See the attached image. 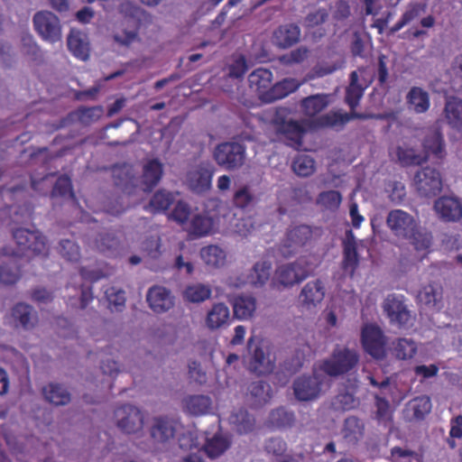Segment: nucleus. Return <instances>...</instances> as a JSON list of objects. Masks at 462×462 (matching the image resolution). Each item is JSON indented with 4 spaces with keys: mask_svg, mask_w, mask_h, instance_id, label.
Segmentation results:
<instances>
[{
    "mask_svg": "<svg viewBox=\"0 0 462 462\" xmlns=\"http://www.w3.org/2000/svg\"><path fill=\"white\" fill-rule=\"evenodd\" d=\"M442 299V287L436 282L429 283L419 291L418 300L428 307H437Z\"/></svg>",
    "mask_w": 462,
    "mask_h": 462,
    "instance_id": "nucleus-38",
    "label": "nucleus"
},
{
    "mask_svg": "<svg viewBox=\"0 0 462 462\" xmlns=\"http://www.w3.org/2000/svg\"><path fill=\"white\" fill-rule=\"evenodd\" d=\"M13 237L23 253L32 252L35 255L47 254L46 238L38 230L16 228L13 232Z\"/></svg>",
    "mask_w": 462,
    "mask_h": 462,
    "instance_id": "nucleus-9",
    "label": "nucleus"
},
{
    "mask_svg": "<svg viewBox=\"0 0 462 462\" xmlns=\"http://www.w3.org/2000/svg\"><path fill=\"white\" fill-rule=\"evenodd\" d=\"M127 23H134V29L128 31L123 30L121 33L114 34L113 38L116 42H117L120 46H130L134 42L138 39V22L134 20L133 18L126 19Z\"/></svg>",
    "mask_w": 462,
    "mask_h": 462,
    "instance_id": "nucleus-56",
    "label": "nucleus"
},
{
    "mask_svg": "<svg viewBox=\"0 0 462 462\" xmlns=\"http://www.w3.org/2000/svg\"><path fill=\"white\" fill-rule=\"evenodd\" d=\"M149 307L156 313H163L172 308L174 301L171 291L163 286H152L146 296Z\"/></svg>",
    "mask_w": 462,
    "mask_h": 462,
    "instance_id": "nucleus-19",
    "label": "nucleus"
},
{
    "mask_svg": "<svg viewBox=\"0 0 462 462\" xmlns=\"http://www.w3.org/2000/svg\"><path fill=\"white\" fill-rule=\"evenodd\" d=\"M184 405L189 413L199 416L209 412L212 402L206 395H191L184 400Z\"/></svg>",
    "mask_w": 462,
    "mask_h": 462,
    "instance_id": "nucleus-37",
    "label": "nucleus"
},
{
    "mask_svg": "<svg viewBox=\"0 0 462 462\" xmlns=\"http://www.w3.org/2000/svg\"><path fill=\"white\" fill-rule=\"evenodd\" d=\"M342 201L341 193L337 190H328L319 193L317 199L318 204L325 208L335 211L337 210Z\"/></svg>",
    "mask_w": 462,
    "mask_h": 462,
    "instance_id": "nucleus-52",
    "label": "nucleus"
},
{
    "mask_svg": "<svg viewBox=\"0 0 462 462\" xmlns=\"http://www.w3.org/2000/svg\"><path fill=\"white\" fill-rule=\"evenodd\" d=\"M300 86V83L295 79H284L273 85L268 91L263 95V101L272 103L278 99L286 97L291 93L295 92Z\"/></svg>",
    "mask_w": 462,
    "mask_h": 462,
    "instance_id": "nucleus-23",
    "label": "nucleus"
},
{
    "mask_svg": "<svg viewBox=\"0 0 462 462\" xmlns=\"http://www.w3.org/2000/svg\"><path fill=\"white\" fill-rule=\"evenodd\" d=\"M215 168L210 162H202L187 174V183L191 191L202 194L208 191L212 186Z\"/></svg>",
    "mask_w": 462,
    "mask_h": 462,
    "instance_id": "nucleus-11",
    "label": "nucleus"
},
{
    "mask_svg": "<svg viewBox=\"0 0 462 462\" xmlns=\"http://www.w3.org/2000/svg\"><path fill=\"white\" fill-rule=\"evenodd\" d=\"M310 273L308 262L299 258L295 262L279 265L274 272L272 283L278 289L291 288L306 280Z\"/></svg>",
    "mask_w": 462,
    "mask_h": 462,
    "instance_id": "nucleus-2",
    "label": "nucleus"
},
{
    "mask_svg": "<svg viewBox=\"0 0 462 462\" xmlns=\"http://www.w3.org/2000/svg\"><path fill=\"white\" fill-rule=\"evenodd\" d=\"M248 389L258 405L265 404L271 399V387L263 381L253 382Z\"/></svg>",
    "mask_w": 462,
    "mask_h": 462,
    "instance_id": "nucleus-51",
    "label": "nucleus"
},
{
    "mask_svg": "<svg viewBox=\"0 0 462 462\" xmlns=\"http://www.w3.org/2000/svg\"><path fill=\"white\" fill-rule=\"evenodd\" d=\"M272 264L268 261L257 262L251 273L252 283L256 286H263L269 280Z\"/></svg>",
    "mask_w": 462,
    "mask_h": 462,
    "instance_id": "nucleus-50",
    "label": "nucleus"
},
{
    "mask_svg": "<svg viewBox=\"0 0 462 462\" xmlns=\"http://www.w3.org/2000/svg\"><path fill=\"white\" fill-rule=\"evenodd\" d=\"M273 72L264 68H258L248 76L249 87L254 89L263 100V95L272 87Z\"/></svg>",
    "mask_w": 462,
    "mask_h": 462,
    "instance_id": "nucleus-29",
    "label": "nucleus"
},
{
    "mask_svg": "<svg viewBox=\"0 0 462 462\" xmlns=\"http://www.w3.org/2000/svg\"><path fill=\"white\" fill-rule=\"evenodd\" d=\"M292 170L298 176L309 177L315 171V161L307 154H299L292 162Z\"/></svg>",
    "mask_w": 462,
    "mask_h": 462,
    "instance_id": "nucleus-48",
    "label": "nucleus"
},
{
    "mask_svg": "<svg viewBox=\"0 0 462 462\" xmlns=\"http://www.w3.org/2000/svg\"><path fill=\"white\" fill-rule=\"evenodd\" d=\"M67 195L74 196L71 180L66 175H61L57 179L52 188L51 197H65Z\"/></svg>",
    "mask_w": 462,
    "mask_h": 462,
    "instance_id": "nucleus-61",
    "label": "nucleus"
},
{
    "mask_svg": "<svg viewBox=\"0 0 462 462\" xmlns=\"http://www.w3.org/2000/svg\"><path fill=\"white\" fill-rule=\"evenodd\" d=\"M179 427L180 423L176 420L168 417H157L154 419L151 429V436L156 442L166 443L174 438Z\"/></svg>",
    "mask_w": 462,
    "mask_h": 462,
    "instance_id": "nucleus-21",
    "label": "nucleus"
},
{
    "mask_svg": "<svg viewBox=\"0 0 462 462\" xmlns=\"http://www.w3.org/2000/svg\"><path fill=\"white\" fill-rule=\"evenodd\" d=\"M386 225L395 237L409 241L417 251H426L432 245L431 233L421 228L415 217L402 209L390 210Z\"/></svg>",
    "mask_w": 462,
    "mask_h": 462,
    "instance_id": "nucleus-1",
    "label": "nucleus"
},
{
    "mask_svg": "<svg viewBox=\"0 0 462 462\" xmlns=\"http://www.w3.org/2000/svg\"><path fill=\"white\" fill-rule=\"evenodd\" d=\"M406 104L414 113L424 114L430 106V95L420 87H411L406 95Z\"/></svg>",
    "mask_w": 462,
    "mask_h": 462,
    "instance_id": "nucleus-28",
    "label": "nucleus"
},
{
    "mask_svg": "<svg viewBox=\"0 0 462 462\" xmlns=\"http://www.w3.org/2000/svg\"><path fill=\"white\" fill-rule=\"evenodd\" d=\"M230 446V441L222 435L215 434L213 438L207 440L204 450L208 457L216 458L220 457Z\"/></svg>",
    "mask_w": 462,
    "mask_h": 462,
    "instance_id": "nucleus-47",
    "label": "nucleus"
},
{
    "mask_svg": "<svg viewBox=\"0 0 462 462\" xmlns=\"http://www.w3.org/2000/svg\"><path fill=\"white\" fill-rule=\"evenodd\" d=\"M424 10L425 5L423 4H409L400 20L393 27L390 28V33L394 34L395 32H399L405 25L417 19Z\"/></svg>",
    "mask_w": 462,
    "mask_h": 462,
    "instance_id": "nucleus-45",
    "label": "nucleus"
},
{
    "mask_svg": "<svg viewBox=\"0 0 462 462\" xmlns=\"http://www.w3.org/2000/svg\"><path fill=\"white\" fill-rule=\"evenodd\" d=\"M329 103L330 96L328 94H315L302 98L300 105L304 116L314 118L325 110Z\"/></svg>",
    "mask_w": 462,
    "mask_h": 462,
    "instance_id": "nucleus-26",
    "label": "nucleus"
},
{
    "mask_svg": "<svg viewBox=\"0 0 462 462\" xmlns=\"http://www.w3.org/2000/svg\"><path fill=\"white\" fill-rule=\"evenodd\" d=\"M33 25L39 35L45 41L55 42L61 39L60 19L51 12H37L33 16Z\"/></svg>",
    "mask_w": 462,
    "mask_h": 462,
    "instance_id": "nucleus-10",
    "label": "nucleus"
},
{
    "mask_svg": "<svg viewBox=\"0 0 462 462\" xmlns=\"http://www.w3.org/2000/svg\"><path fill=\"white\" fill-rule=\"evenodd\" d=\"M45 399L54 405H65L70 401V393L59 383H50L43 388Z\"/></svg>",
    "mask_w": 462,
    "mask_h": 462,
    "instance_id": "nucleus-43",
    "label": "nucleus"
},
{
    "mask_svg": "<svg viewBox=\"0 0 462 462\" xmlns=\"http://www.w3.org/2000/svg\"><path fill=\"white\" fill-rule=\"evenodd\" d=\"M367 116L364 114L359 113H346L342 112L341 110H331L328 113L319 116L314 119V124L318 127L325 128L330 127L334 128L337 126H344L353 118L364 119Z\"/></svg>",
    "mask_w": 462,
    "mask_h": 462,
    "instance_id": "nucleus-20",
    "label": "nucleus"
},
{
    "mask_svg": "<svg viewBox=\"0 0 462 462\" xmlns=\"http://www.w3.org/2000/svg\"><path fill=\"white\" fill-rule=\"evenodd\" d=\"M321 229L308 225L291 226L282 243L281 251L284 255L294 254L298 248L306 245L315 236H320Z\"/></svg>",
    "mask_w": 462,
    "mask_h": 462,
    "instance_id": "nucleus-5",
    "label": "nucleus"
},
{
    "mask_svg": "<svg viewBox=\"0 0 462 462\" xmlns=\"http://www.w3.org/2000/svg\"><path fill=\"white\" fill-rule=\"evenodd\" d=\"M115 185L124 193L133 194L138 187L139 180L135 176L132 164L127 162L117 163L111 168Z\"/></svg>",
    "mask_w": 462,
    "mask_h": 462,
    "instance_id": "nucleus-14",
    "label": "nucleus"
},
{
    "mask_svg": "<svg viewBox=\"0 0 462 462\" xmlns=\"http://www.w3.org/2000/svg\"><path fill=\"white\" fill-rule=\"evenodd\" d=\"M233 310L235 317L238 319H248L256 310V300L250 295H240L235 299Z\"/></svg>",
    "mask_w": 462,
    "mask_h": 462,
    "instance_id": "nucleus-35",
    "label": "nucleus"
},
{
    "mask_svg": "<svg viewBox=\"0 0 462 462\" xmlns=\"http://www.w3.org/2000/svg\"><path fill=\"white\" fill-rule=\"evenodd\" d=\"M359 356L349 348H336L329 359L325 360L321 369L330 376L346 374L358 363Z\"/></svg>",
    "mask_w": 462,
    "mask_h": 462,
    "instance_id": "nucleus-6",
    "label": "nucleus"
},
{
    "mask_svg": "<svg viewBox=\"0 0 462 462\" xmlns=\"http://www.w3.org/2000/svg\"><path fill=\"white\" fill-rule=\"evenodd\" d=\"M392 462H421L420 456L412 450L394 447L391 449Z\"/></svg>",
    "mask_w": 462,
    "mask_h": 462,
    "instance_id": "nucleus-59",
    "label": "nucleus"
},
{
    "mask_svg": "<svg viewBox=\"0 0 462 462\" xmlns=\"http://www.w3.org/2000/svg\"><path fill=\"white\" fill-rule=\"evenodd\" d=\"M118 428L126 434L135 433L143 429V415L135 406L124 404L115 411Z\"/></svg>",
    "mask_w": 462,
    "mask_h": 462,
    "instance_id": "nucleus-13",
    "label": "nucleus"
},
{
    "mask_svg": "<svg viewBox=\"0 0 462 462\" xmlns=\"http://www.w3.org/2000/svg\"><path fill=\"white\" fill-rule=\"evenodd\" d=\"M230 317L229 309L224 303L215 304L207 316V325L211 329H216L226 324Z\"/></svg>",
    "mask_w": 462,
    "mask_h": 462,
    "instance_id": "nucleus-42",
    "label": "nucleus"
},
{
    "mask_svg": "<svg viewBox=\"0 0 462 462\" xmlns=\"http://www.w3.org/2000/svg\"><path fill=\"white\" fill-rule=\"evenodd\" d=\"M173 196L171 192L158 190L153 194L150 202L144 207L145 210L153 214L167 210L173 203Z\"/></svg>",
    "mask_w": 462,
    "mask_h": 462,
    "instance_id": "nucleus-46",
    "label": "nucleus"
},
{
    "mask_svg": "<svg viewBox=\"0 0 462 462\" xmlns=\"http://www.w3.org/2000/svg\"><path fill=\"white\" fill-rule=\"evenodd\" d=\"M200 257L206 265L218 268L225 264L226 254L219 246L210 245L201 248Z\"/></svg>",
    "mask_w": 462,
    "mask_h": 462,
    "instance_id": "nucleus-40",
    "label": "nucleus"
},
{
    "mask_svg": "<svg viewBox=\"0 0 462 462\" xmlns=\"http://www.w3.org/2000/svg\"><path fill=\"white\" fill-rule=\"evenodd\" d=\"M11 317L16 327L25 330L33 328L38 323V314L32 306L18 302L11 310Z\"/></svg>",
    "mask_w": 462,
    "mask_h": 462,
    "instance_id": "nucleus-22",
    "label": "nucleus"
},
{
    "mask_svg": "<svg viewBox=\"0 0 462 462\" xmlns=\"http://www.w3.org/2000/svg\"><path fill=\"white\" fill-rule=\"evenodd\" d=\"M119 245V240L114 233L106 232L99 234L96 239V245L101 252L116 249Z\"/></svg>",
    "mask_w": 462,
    "mask_h": 462,
    "instance_id": "nucleus-62",
    "label": "nucleus"
},
{
    "mask_svg": "<svg viewBox=\"0 0 462 462\" xmlns=\"http://www.w3.org/2000/svg\"><path fill=\"white\" fill-rule=\"evenodd\" d=\"M390 350L397 359L408 360L415 356L417 345L412 339L398 338L392 343Z\"/></svg>",
    "mask_w": 462,
    "mask_h": 462,
    "instance_id": "nucleus-39",
    "label": "nucleus"
},
{
    "mask_svg": "<svg viewBox=\"0 0 462 462\" xmlns=\"http://www.w3.org/2000/svg\"><path fill=\"white\" fill-rule=\"evenodd\" d=\"M109 308L113 310H122L125 304V292L122 289L110 287L105 291Z\"/></svg>",
    "mask_w": 462,
    "mask_h": 462,
    "instance_id": "nucleus-58",
    "label": "nucleus"
},
{
    "mask_svg": "<svg viewBox=\"0 0 462 462\" xmlns=\"http://www.w3.org/2000/svg\"><path fill=\"white\" fill-rule=\"evenodd\" d=\"M358 74L352 71L350 74V83L346 89L345 101L351 110H355L364 94V88L358 84Z\"/></svg>",
    "mask_w": 462,
    "mask_h": 462,
    "instance_id": "nucleus-44",
    "label": "nucleus"
},
{
    "mask_svg": "<svg viewBox=\"0 0 462 462\" xmlns=\"http://www.w3.org/2000/svg\"><path fill=\"white\" fill-rule=\"evenodd\" d=\"M163 173L162 164L158 159L149 160L143 166L141 189L149 192L161 180Z\"/></svg>",
    "mask_w": 462,
    "mask_h": 462,
    "instance_id": "nucleus-24",
    "label": "nucleus"
},
{
    "mask_svg": "<svg viewBox=\"0 0 462 462\" xmlns=\"http://www.w3.org/2000/svg\"><path fill=\"white\" fill-rule=\"evenodd\" d=\"M434 209L446 222H456L462 217V204L455 198L443 196L434 203Z\"/></svg>",
    "mask_w": 462,
    "mask_h": 462,
    "instance_id": "nucleus-18",
    "label": "nucleus"
},
{
    "mask_svg": "<svg viewBox=\"0 0 462 462\" xmlns=\"http://www.w3.org/2000/svg\"><path fill=\"white\" fill-rule=\"evenodd\" d=\"M189 215L190 208L188 203L180 200L175 204L170 217L177 223L183 225L188 221Z\"/></svg>",
    "mask_w": 462,
    "mask_h": 462,
    "instance_id": "nucleus-63",
    "label": "nucleus"
},
{
    "mask_svg": "<svg viewBox=\"0 0 462 462\" xmlns=\"http://www.w3.org/2000/svg\"><path fill=\"white\" fill-rule=\"evenodd\" d=\"M59 253L69 262H78L80 258L79 246L69 239H64L60 242Z\"/></svg>",
    "mask_w": 462,
    "mask_h": 462,
    "instance_id": "nucleus-55",
    "label": "nucleus"
},
{
    "mask_svg": "<svg viewBox=\"0 0 462 462\" xmlns=\"http://www.w3.org/2000/svg\"><path fill=\"white\" fill-rule=\"evenodd\" d=\"M410 407L413 411V416L420 420L423 419L426 414L430 413L432 405L430 397L422 395L414 398L411 402Z\"/></svg>",
    "mask_w": 462,
    "mask_h": 462,
    "instance_id": "nucleus-57",
    "label": "nucleus"
},
{
    "mask_svg": "<svg viewBox=\"0 0 462 462\" xmlns=\"http://www.w3.org/2000/svg\"><path fill=\"white\" fill-rule=\"evenodd\" d=\"M397 157L403 166L420 165L426 162V157L417 154L412 148H397Z\"/></svg>",
    "mask_w": 462,
    "mask_h": 462,
    "instance_id": "nucleus-53",
    "label": "nucleus"
},
{
    "mask_svg": "<svg viewBox=\"0 0 462 462\" xmlns=\"http://www.w3.org/2000/svg\"><path fill=\"white\" fill-rule=\"evenodd\" d=\"M294 413L288 411L283 407L273 410L269 415V422L275 428L290 427L294 422Z\"/></svg>",
    "mask_w": 462,
    "mask_h": 462,
    "instance_id": "nucleus-49",
    "label": "nucleus"
},
{
    "mask_svg": "<svg viewBox=\"0 0 462 462\" xmlns=\"http://www.w3.org/2000/svg\"><path fill=\"white\" fill-rule=\"evenodd\" d=\"M361 343L364 350L375 359L386 356V337L381 328L374 324H366L361 332Z\"/></svg>",
    "mask_w": 462,
    "mask_h": 462,
    "instance_id": "nucleus-7",
    "label": "nucleus"
},
{
    "mask_svg": "<svg viewBox=\"0 0 462 462\" xmlns=\"http://www.w3.org/2000/svg\"><path fill=\"white\" fill-rule=\"evenodd\" d=\"M343 259L341 269L346 275L353 277L359 266L360 259L357 253L356 242L351 230L346 232V237L342 242Z\"/></svg>",
    "mask_w": 462,
    "mask_h": 462,
    "instance_id": "nucleus-15",
    "label": "nucleus"
},
{
    "mask_svg": "<svg viewBox=\"0 0 462 462\" xmlns=\"http://www.w3.org/2000/svg\"><path fill=\"white\" fill-rule=\"evenodd\" d=\"M445 117L448 125L458 131H462V100L456 97L447 99L444 108Z\"/></svg>",
    "mask_w": 462,
    "mask_h": 462,
    "instance_id": "nucleus-33",
    "label": "nucleus"
},
{
    "mask_svg": "<svg viewBox=\"0 0 462 462\" xmlns=\"http://www.w3.org/2000/svg\"><path fill=\"white\" fill-rule=\"evenodd\" d=\"M300 39V28L296 23H285L278 26L272 34V42L279 49H289Z\"/></svg>",
    "mask_w": 462,
    "mask_h": 462,
    "instance_id": "nucleus-16",
    "label": "nucleus"
},
{
    "mask_svg": "<svg viewBox=\"0 0 462 462\" xmlns=\"http://www.w3.org/2000/svg\"><path fill=\"white\" fill-rule=\"evenodd\" d=\"M250 353L248 368L257 375L267 374L273 372L275 364L271 359L270 353L261 338L252 336L247 342Z\"/></svg>",
    "mask_w": 462,
    "mask_h": 462,
    "instance_id": "nucleus-4",
    "label": "nucleus"
},
{
    "mask_svg": "<svg viewBox=\"0 0 462 462\" xmlns=\"http://www.w3.org/2000/svg\"><path fill=\"white\" fill-rule=\"evenodd\" d=\"M321 383L316 376H301L293 383V392L299 401H310L319 397Z\"/></svg>",
    "mask_w": 462,
    "mask_h": 462,
    "instance_id": "nucleus-17",
    "label": "nucleus"
},
{
    "mask_svg": "<svg viewBox=\"0 0 462 462\" xmlns=\"http://www.w3.org/2000/svg\"><path fill=\"white\" fill-rule=\"evenodd\" d=\"M418 194L424 198L438 196L442 190V179L439 171L430 167H424L414 177Z\"/></svg>",
    "mask_w": 462,
    "mask_h": 462,
    "instance_id": "nucleus-8",
    "label": "nucleus"
},
{
    "mask_svg": "<svg viewBox=\"0 0 462 462\" xmlns=\"http://www.w3.org/2000/svg\"><path fill=\"white\" fill-rule=\"evenodd\" d=\"M254 201V195L247 185H245L235 191L233 195V204L238 208H246Z\"/></svg>",
    "mask_w": 462,
    "mask_h": 462,
    "instance_id": "nucleus-60",
    "label": "nucleus"
},
{
    "mask_svg": "<svg viewBox=\"0 0 462 462\" xmlns=\"http://www.w3.org/2000/svg\"><path fill=\"white\" fill-rule=\"evenodd\" d=\"M383 310L390 319V323L398 328L408 327L411 315L404 303V297L396 294H390L383 302Z\"/></svg>",
    "mask_w": 462,
    "mask_h": 462,
    "instance_id": "nucleus-12",
    "label": "nucleus"
},
{
    "mask_svg": "<svg viewBox=\"0 0 462 462\" xmlns=\"http://www.w3.org/2000/svg\"><path fill=\"white\" fill-rule=\"evenodd\" d=\"M230 423L239 434H247L254 430V418L245 409H239L230 416Z\"/></svg>",
    "mask_w": 462,
    "mask_h": 462,
    "instance_id": "nucleus-36",
    "label": "nucleus"
},
{
    "mask_svg": "<svg viewBox=\"0 0 462 462\" xmlns=\"http://www.w3.org/2000/svg\"><path fill=\"white\" fill-rule=\"evenodd\" d=\"M355 397L349 393H341L335 396L332 407L337 411H349L355 407Z\"/></svg>",
    "mask_w": 462,
    "mask_h": 462,
    "instance_id": "nucleus-64",
    "label": "nucleus"
},
{
    "mask_svg": "<svg viewBox=\"0 0 462 462\" xmlns=\"http://www.w3.org/2000/svg\"><path fill=\"white\" fill-rule=\"evenodd\" d=\"M213 158L217 164L225 170L236 171L245 162L246 147L237 142H224L215 147Z\"/></svg>",
    "mask_w": 462,
    "mask_h": 462,
    "instance_id": "nucleus-3",
    "label": "nucleus"
},
{
    "mask_svg": "<svg viewBox=\"0 0 462 462\" xmlns=\"http://www.w3.org/2000/svg\"><path fill=\"white\" fill-rule=\"evenodd\" d=\"M211 290L202 284L188 286L184 291L185 298L190 302H201L208 299Z\"/></svg>",
    "mask_w": 462,
    "mask_h": 462,
    "instance_id": "nucleus-54",
    "label": "nucleus"
},
{
    "mask_svg": "<svg viewBox=\"0 0 462 462\" xmlns=\"http://www.w3.org/2000/svg\"><path fill=\"white\" fill-rule=\"evenodd\" d=\"M214 227V219L204 214H196L192 217L189 233L190 236L199 238L209 235Z\"/></svg>",
    "mask_w": 462,
    "mask_h": 462,
    "instance_id": "nucleus-34",
    "label": "nucleus"
},
{
    "mask_svg": "<svg viewBox=\"0 0 462 462\" xmlns=\"http://www.w3.org/2000/svg\"><path fill=\"white\" fill-rule=\"evenodd\" d=\"M70 52L81 60H87L89 57V45L85 41V35L79 31L71 30L67 40Z\"/></svg>",
    "mask_w": 462,
    "mask_h": 462,
    "instance_id": "nucleus-32",
    "label": "nucleus"
},
{
    "mask_svg": "<svg viewBox=\"0 0 462 462\" xmlns=\"http://www.w3.org/2000/svg\"><path fill=\"white\" fill-rule=\"evenodd\" d=\"M277 131L288 140V145L296 150L301 147L303 135L306 132L301 122L291 119Z\"/></svg>",
    "mask_w": 462,
    "mask_h": 462,
    "instance_id": "nucleus-31",
    "label": "nucleus"
},
{
    "mask_svg": "<svg viewBox=\"0 0 462 462\" xmlns=\"http://www.w3.org/2000/svg\"><path fill=\"white\" fill-rule=\"evenodd\" d=\"M325 296V289L320 280L311 281L302 288L300 298L308 308L315 307Z\"/></svg>",
    "mask_w": 462,
    "mask_h": 462,
    "instance_id": "nucleus-30",
    "label": "nucleus"
},
{
    "mask_svg": "<svg viewBox=\"0 0 462 462\" xmlns=\"http://www.w3.org/2000/svg\"><path fill=\"white\" fill-rule=\"evenodd\" d=\"M444 147V139L440 130L437 127L430 129L423 141L425 152L423 157H426L427 160L428 157L432 154L436 158L441 159L445 155Z\"/></svg>",
    "mask_w": 462,
    "mask_h": 462,
    "instance_id": "nucleus-27",
    "label": "nucleus"
},
{
    "mask_svg": "<svg viewBox=\"0 0 462 462\" xmlns=\"http://www.w3.org/2000/svg\"><path fill=\"white\" fill-rule=\"evenodd\" d=\"M22 277L21 265L17 260H10L0 265V283L14 285Z\"/></svg>",
    "mask_w": 462,
    "mask_h": 462,
    "instance_id": "nucleus-41",
    "label": "nucleus"
},
{
    "mask_svg": "<svg viewBox=\"0 0 462 462\" xmlns=\"http://www.w3.org/2000/svg\"><path fill=\"white\" fill-rule=\"evenodd\" d=\"M365 429V423L361 419L356 416H349L344 420L341 434L348 445L356 446L363 439Z\"/></svg>",
    "mask_w": 462,
    "mask_h": 462,
    "instance_id": "nucleus-25",
    "label": "nucleus"
}]
</instances>
